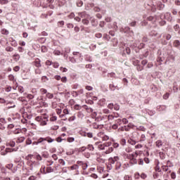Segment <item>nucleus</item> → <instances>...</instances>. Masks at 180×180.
<instances>
[{
	"instance_id": "obj_1",
	"label": "nucleus",
	"mask_w": 180,
	"mask_h": 180,
	"mask_svg": "<svg viewBox=\"0 0 180 180\" xmlns=\"http://www.w3.org/2000/svg\"><path fill=\"white\" fill-rule=\"evenodd\" d=\"M27 165L30 171H33L34 168L40 166V161L43 160V157L40 154L32 155L29 154L25 157Z\"/></svg>"
},
{
	"instance_id": "obj_2",
	"label": "nucleus",
	"mask_w": 180,
	"mask_h": 180,
	"mask_svg": "<svg viewBox=\"0 0 180 180\" xmlns=\"http://www.w3.org/2000/svg\"><path fill=\"white\" fill-rule=\"evenodd\" d=\"M143 154V151L141 150H136L131 154H124V158H127L129 160L130 164L132 165H135L136 164H139V165H144V160L142 158H139ZM139 158V159H137Z\"/></svg>"
},
{
	"instance_id": "obj_3",
	"label": "nucleus",
	"mask_w": 180,
	"mask_h": 180,
	"mask_svg": "<svg viewBox=\"0 0 180 180\" xmlns=\"http://www.w3.org/2000/svg\"><path fill=\"white\" fill-rule=\"evenodd\" d=\"M101 142H96L95 146H98V150H105V154H110L113 152V148L110 147L112 146V142H107L103 144H99Z\"/></svg>"
},
{
	"instance_id": "obj_4",
	"label": "nucleus",
	"mask_w": 180,
	"mask_h": 180,
	"mask_svg": "<svg viewBox=\"0 0 180 180\" xmlns=\"http://www.w3.org/2000/svg\"><path fill=\"white\" fill-rule=\"evenodd\" d=\"M30 105L32 106H36V105H39V106H47V103L43 102V97H38L35 100H31Z\"/></svg>"
},
{
	"instance_id": "obj_5",
	"label": "nucleus",
	"mask_w": 180,
	"mask_h": 180,
	"mask_svg": "<svg viewBox=\"0 0 180 180\" xmlns=\"http://www.w3.org/2000/svg\"><path fill=\"white\" fill-rule=\"evenodd\" d=\"M35 120L40 122V126H47L49 122V119L44 115L36 117Z\"/></svg>"
},
{
	"instance_id": "obj_6",
	"label": "nucleus",
	"mask_w": 180,
	"mask_h": 180,
	"mask_svg": "<svg viewBox=\"0 0 180 180\" xmlns=\"http://www.w3.org/2000/svg\"><path fill=\"white\" fill-rule=\"evenodd\" d=\"M38 141V144H44V141H47V143H53V141H56V139L50 137V136H46L45 138L40 137L38 139H37Z\"/></svg>"
},
{
	"instance_id": "obj_7",
	"label": "nucleus",
	"mask_w": 180,
	"mask_h": 180,
	"mask_svg": "<svg viewBox=\"0 0 180 180\" xmlns=\"http://www.w3.org/2000/svg\"><path fill=\"white\" fill-rule=\"evenodd\" d=\"M41 174H50L54 172V167L51 166H42L40 169Z\"/></svg>"
},
{
	"instance_id": "obj_8",
	"label": "nucleus",
	"mask_w": 180,
	"mask_h": 180,
	"mask_svg": "<svg viewBox=\"0 0 180 180\" xmlns=\"http://www.w3.org/2000/svg\"><path fill=\"white\" fill-rule=\"evenodd\" d=\"M171 167H173L172 162H171L169 160H167L166 165L162 164L161 169L162 171H164V172H167L169 171Z\"/></svg>"
},
{
	"instance_id": "obj_9",
	"label": "nucleus",
	"mask_w": 180,
	"mask_h": 180,
	"mask_svg": "<svg viewBox=\"0 0 180 180\" xmlns=\"http://www.w3.org/2000/svg\"><path fill=\"white\" fill-rule=\"evenodd\" d=\"M97 136L100 137L103 141H108V140H109V136L105 134L104 132H98Z\"/></svg>"
},
{
	"instance_id": "obj_10",
	"label": "nucleus",
	"mask_w": 180,
	"mask_h": 180,
	"mask_svg": "<svg viewBox=\"0 0 180 180\" xmlns=\"http://www.w3.org/2000/svg\"><path fill=\"white\" fill-rule=\"evenodd\" d=\"M120 160V158H119L118 156H115L114 158H109L108 161L110 162V164H116L117 162H118Z\"/></svg>"
},
{
	"instance_id": "obj_11",
	"label": "nucleus",
	"mask_w": 180,
	"mask_h": 180,
	"mask_svg": "<svg viewBox=\"0 0 180 180\" xmlns=\"http://www.w3.org/2000/svg\"><path fill=\"white\" fill-rule=\"evenodd\" d=\"M13 151H16V149L7 148L5 149V150H3L2 152H1V155H6V154H8V153H13Z\"/></svg>"
},
{
	"instance_id": "obj_12",
	"label": "nucleus",
	"mask_w": 180,
	"mask_h": 180,
	"mask_svg": "<svg viewBox=\"0 0 180 180\" xmlns=\"http://www.w3.org/2000/svg\"><path fill=\"white\" fill-rule=\"evenodd\" d=\"M91 127H93V129H96V130H102V129L103 128V124H96V122H94L91 124Z\"/></svg>"
},
{
	"instance_id": "obj_13",
	"label": "nucleus",
	"mask_w": 180,
	"mask_h": 180,
	"mask_svg": "<svg viewBox=\"0 0 180 180\" xmlns=\"http://www.w3.org/2000/svg\"><path fill=\"white\" fill-rule=\"evenodd\" d=\"M162 175V173H160L158 172H154L153 174V179H158V178H160V176H161Z\"/></svg>"
},
{
	"instance_id": "obj_14",
	"label": "nucleus",
	"mask_w": 180,
	"mask_h": 180,
	"mask_svg": "<svg viewBox=\"0 0 180 180\" xmlns=\"http://www.w3.org/2000/svg\"><path fill=\"white\" fill-rule=\"evenodd\" d=\"M157 8H158V9H159V11H162V9H164V8H165V5L162 3H161V1H158L157 2Z\"/></svg>"
},
{
	"instance_id": "obj_15",
	"label": "nucleus",
	"mask_w": 180,
	"mask_h": 180,
	"mask_svg": "<svg viewBox=\"0 0 180 180\" xmlns=\"http://www.w3.org/2000/svg\"><path fill=\"white\" fill-rule=\"evenodd\" d=\"M34 65L35 67H37V68H40V67H41V63L40 59L37 58L35 60V61L34 62Z\"/></svg>"
},
{
	"instance_id": "obj_16",
	"label": "nucleus",
	"mask_w": 180,
	"mask_h": 180,
	"mask_svg": "<svg viewBox=\"0 0 180 180\" xmlns=\"http://www.w3.org/2000/svg\"><path fill=\"white\" fill-rule=\"evenodd\" d=\"M26 140V138L25 136H20L17 139H15V142L18 143H23Z\"/></svg>"
},
{
	"instance_id": "obj_17",
	"label": "nucleus",
	"mask_w": 180,
	"mask_h": 180,
	"mask_svg": "<svg viewBox=\"0 0 180 180\" xmlns=\"http://www.w3.org/2000/svg\"><path fill=\"white\" fill-rule=\"evenodd\" d=\"M13 59L14 60V61H19V60H20V55H19V53H15L14 55H13Z\"/></svg>"
},
{
	"instance_id": "obj_18",
	"label": "nucleus",
	"mask_w": 180,
	"mask_h": 180,
	"mask_svg": "<svg viewBox=\"0 0 180 180\" xmlns=\"http://www.w3.org/2000/svg\"><path fill=\"white\" fill-rule=\"evenodd\" d=\"M124 129L125 131H130V129H133V126L131 125V124H129L128 125L124 126Z\"/></svg>"
},
{
	"instance_id": "obj_19",
	"label": "nucleus",
	"mask_w": 180,
	"mask_h": 180,
	"mask_svg": "<svg viewBox=\"0 0 180 180\" xmlns=\"http://www.w3.org/2000/svg\"><path fill=\"white\" fill-rule=\"evenodd\" d=\"M125 151L126 153H124V154H131L130 153H133V148L130 146H127L125 148Z\"/></svg>"
},
{
	"instance_id": "obj_20",
	"label": "nucleus",
	"mask_w": 180,
	"mask_h": 180,
	"mask_svg": "<svg viewBox=\"0 0 180 180\" xmlns=\"http://www.w3.org/2000/svg\"><path fill=\"white\" fill-rule=\"evenodd\" d=\"M33 6L39 8L41 6V3H39V0H34L33 1Z\"/></svg>"
},
{
	"instance_id": "obj_21",
	"label": "nucleus",
	"mask_w": 180,
	"mask_h": 180,
	"mask_svg": "<svg viewBox=\"0 0 180 180\" xmlns=\"http://www.w3.org/2000/svg\"><path fill=\"white\" fill-rule=\"evenodd\" d=\"M124 180H133V176L130 174H125L123 178Z\"/></svg>"
},
{
	"instance_id": "obj_22",
	"label": "nucleus",
	"mask_w": 180,
	"mask_h": 180,
	"mask_svg": "<svg viewBox=\"0 0 180 180\" xmlns=\"http://www.w3.org/2000/svg\"><path fill=\"white\" fill-rule=\"evenodd\" d=\"M86 148L87 150H89V151H94V150H95V148L94 147V145H92V144H89V145L86 147Z\"/></svg>"
},
{
	"instance_id": "obj_23",
	"label": "nucleus",
	"mask_w": 180,
	"mask_h": 180,
	"mask_svg": "<svg viewBox=\"0 0 180 180\" xmlns=\"http://www.w3.org/2000/svg\"><path fill=\"white\" fill-rule=\"evenodd\" d=\"M49 120L50 122H57V116L54 115H51Z\"/></svg>"
},
{
	"instance_id": "obj_24",
	"label": "nucleus",
	"mask_w": 180,
	"mask_h": 180,
	"mask_svg": "<svg viewBox=\"0 0 180 180\" xmlns=\"http://www.w3.org/2000/svg\"><path fill=\"white\" fill-rule=\"evenodd\" d=\"M127 143L131 144V146H136V143L137 142H136V141L133 140L132 139H128Z\"/></svg>"
},
{
	"instance_id": "obj_25",
	"label": "nucleus",
	"mask_w": 180,
	"mask_h": 180,
	"mask_svg": "<svg viewBox=\"0 0 180 180\" xmlns=\"http://www.w3.org/2000/svg\"><path fill=\"white\" fill-rule=\"evenodd\" d=\"M147 174L144 172L140 174V178H141V179L146 180L147 179Z\"/></svg>"
},
{
	"instance_id": "obj_26",
	"label": "nucleus",
	"mask_w": 180,
	"mask_h": 180,
	"mask_svg": "<svg viewBox=\"0 0 180 180\" xmlns=\"http://www.w3.org/2000/svg\"><path fill=\"white\" fill-rule=\"evenodd\" d=\"M156 144V146L158 147V148H160V147H162V141L161 140H158L155 143Z\"/></svg>"
},
{
	"instance_id": "obj_27",
	"label": "nucleus",
	"mask_w": 180,
	"mask_h": 180,
	"mask_svg": "<svg viewBox=\"0 0 180 180\" xmlns=\"http://www.w3.org/2000/svg\"><path fill=\"white\" fill-rule=\"evenodd\" d=\"M121 167L122 163L120 162H117V163H115V169H120Z\"/></svg>"
},
{
	"instance_id": "obj_28",
	"label": "nucleus",
	"mask_w": 180,
	"mask_h": 180,
	"mask_svg": "<svg viewBox=\"0 0 180 180\" xmlns=\"http://www.w3.org/2000/svg\"><path fill=\"white\" fill-rule=\"evenodd\" d=\"M84 136L89 137V139H92V137H94V134H92V132H87L84 134Z\"/></svg>"
},
{
	"instance_id": "obj_29",
	"label": "nucleus",
	"mask_w": 180,
	"mask_h": 180,
	"mask_svg": "<svg viewBox=\"0 0 180 180\" xmlns=\"http://www.w3.org/2000/svg\"><path fill=\"white\" fill-rule=\"evenodd\" d=\"M26 146H30V144H32V141L30 138H27L25 141Z\"/></svg>"
},
{
	"instance_id": "obj_30",
	"label": "nucleus",
	"mask_w": 180,
	"mask_h": 180,
	"mask_svg": "<svg viewBox=\"0 0 180 180\" xmlns=\"http://www.w3.org/2000/svg\"><path fill=\"white\" fill-rule=\"evenodd\" d=\"M60 119H62V120L63 122H66V120H68V118L65 117V114H61L59 115Z\"/></svg>"
},
{
	"instance_id": "obj_31",
	"label": "nucleus",
	"mask_w": 180,
	"mask_h": 180,
	"mask_svg": "<svg viewBox=\"0 0 180 180\" xmlns=\"http://www.w3.org/2000/svg\"><path fill=\"white\" fill-rule=\"evenodd\" d=\"M52 164H54V162L53 160H47L46 162V167H51Z\"/></svg>"
},
{
	"instance_id": "obj_32",
	"label": "nucleus",
	"mask_w": 180,
	"mask_h": 180,
	"mask_svg": "<svg viewBox=\"0 0 180 180\" xmlns=\"http://www.w3.org/2000/svg\"><path fill=\"white\" fill-rule=\"evenodd\" d=\"M75 151L74 149H70L68 152H66L67 155H72V154H75Z\"/></svg>"
},
{
	"instance_id": "obj_33",
	"label": "nucleus",
	"mask_w": 180,
	"mask_h": 180,
	"mask_svg": "<svg viewBox=\"0 0 180 180\" xmlns=\"http://www.w3.org/2000/svg\"><path fill=\"white\" fill-rule=\"evenodd\" d=\"M84 5V2L81 0H78L77 1V6H78L79 8H81V6H82Z\"/></svg>"
},
{
	"instance_id": "obj_34",
	"label": "nucleus",
	"mask_w": 180,
	"mask_h": 180,
	"mask_svg": "<svg viewBox=\"0 0 180 180\" xmlns=\"http://www.w3.org/2000/svg\"><path fill=\"white\" fill-rule=\"evenodd\" d=\"M68 143H74L75 141V139L74 137H68L67 139Z\"/></svg>"
},
{
	"instance_id": "obj_35",
	"label": "nucleus",
	"mask_w": 180,
	"mask_h": 180,
	"mask_svg": "<svg viewBox=\"0 0 180 180\" xmlns=\"http://www.w3.org/2000/svg\"><path fill=\"white\" fill-rule=\"evenodd\" d=\"M46 98H48V99H53V98H54V95L51 93H46Z\"/></svg>"
},
{
	"instance_id": "obj_36",
	"label": "nucleus",
	"mask_w": 180,
	"mask_h": 180,
	"mask_svg": "<svg viewBox=\"0 0 180 180\" xmlns=\"http://www.w3.org/2000/svg\"><path fill=\"white\" fill-rule=\"evenodd\" d=\"M79 16L80 18H86V12L84 11L82 13H79Z\"/></svg>"
},
{
	"instance_id": "obj_37",
	"label": "nucleus",
	"mask_w": 180,
	"mask_h": 180,
	"mask_svg": "<svg viewBox=\"0 0 180 180\" xmlns=\"http://www.w3.org/2000/svg\"><path fill=\"white\" fill-rule=\"evenodd\" d=\"M139 141L141 143L143 142V141H146V135L141 134V137H140V139H139Z\"/></svg>"
},
{
	"instance_id": "obj_38",
	"label": "nucleus",
	"mask_w": 180,
	"mask_h": 180,
	"mask_svg": "<svg viewBox=\"0 0 180 180\" xmlns=\"http://www.w3.org/2000/svg\"><path fill=\"white\" fill-rule=\"evenodd\" d=\"M74 108L75 110H81L82 109V107L78 104L75 105Z\"/></svg>"
},
{
	"instance_id": "obj_39",
	"label": "nucleus",
	"mask_w": 180,
	"mask_h": 180,
	"mask_svg": "<svg viewBox=\"0 0 180 180\" xmlns=\"http://www.w3.org/2000/svg\"><path fill=\"white\" fill-rule=\"evenodd\" d=\"M86 150V147L82 146L78 149L79 153H84Z\"/></svg>"
},
{
	"instance_id": "obj_40",
	"label": "nucleus",
	"mask_w": 180,
	"mask_h": 180,
	"mask_svg": "<svg viewBox=\"0 0 180 180\" xmlns=\"http://www.w3.org/2000/svg\"><path fill=\"white\" fill-rule=\"evenodd\" d=\"M120 144H121V146H126V139H122L120 141Z\"/></svg>"
},
{
	"instance_id": "obj_41",
	"label": "nucleus",
	"mask_w": 180,
	"mask_h": 180,
	"mask_svg": "<svg viewBox=\"0 0 180 180\" xmlns=\"http://www.w3.org/2000/svg\"><path fill=\"white\" fill-rule=\"evenodd\" d=\"M52 65L53 68H58V67H60V64L57 62L52 63Z\"/></svg>"
},
{
	"instance_id": "obj_42",
	"label": "nucleus",
	"mask_w": 180,
	"mask_h": 180,
	"mask_svg": "<svg viewBox=\"0 0 180 180\" xmlns=\"http://www.w3.org/2000/svg\"><path fill=\"white\" fill-rule=\"evenodd\" d=\"M158 33L156 32V31H151L150 33V35L152 36V37H155Z\"/></svg>"
},
{
	"instance_id": "obj_43",
	"label": "nucleus",
	"mask_w": 180,
	"mask_h": 180,
	"mask_svg": "<svg viewBox=\"0 0 180 180\" xmlns=\"http://www.w3.org/2000/svg\"><path fill=\"white\" fill-rule=\"evenodd\" d=\"M27 99H30V101H32V99L34 98V95H33V94H27Z\"/></svg>"
},
{
	"instance_id": "obj_44",
	"label": "nucleus",
	"mask_w": 180,
	"mask_h": 180,
	"mask_svg": "<svg viewBox=\"0 0 180 180\" xmlns=\"http://www.w3.org/2000/svg\"><path fill=\"white\" fill-rule=\"evenodd\" d=\"M75 119H77V117H75V115H73L68 118V122H74V120H75Z\"/></svg>"
},
{
	"instance_id": "obj_45",
	"label": "nucleus",
	"mask_w": 180,
	"mask_h": 180,
	"mask_svg": "<svg viewBox=\"0 0 180 180\" xmlns=\"http://www.w3.org/2000/svg\"><path fill=\"white\" fill-rule=\"evenodd\" d=\"M174 47H179V46H180V42H179V40L174 41Z\"/></svg>"
},
{
	"instance_id": "obj_46",
	"label": "nucleus",
	"mask_w": 180,
	"mask_h": 180,
	"mask_svg": "<svg viewBox=\"0 0 180 180\" xmlns=\"http://www.w3.org/2000/svg\"><path fill=\"white\" fill-rule=\"evenodd\" d=\"M1 34H9V31H8L6 29H3L1 30Z\"/></svg>"
},
{
	"instance_id": "obj_47",
	"label": "nucleus",
	"mask_w": 180,
	"mask_h": 180,
	"mask_svg": "<svg viewBox=\"0 0 180 180\" xmlns=\"http://www.w3.org/2000/svg\"><path fill=\"white\" fill-rule=\"evenodd\" d=\"M155 172H160L162 173L161 172V168L160 167V166L157 165L155 168Z\"/></svg>"
},
{
	"instance_id": "obj_48",
	"label": "nucleus",
	"mask_w": 180,
	"mask_h": 180,
	"mask_svg": "<svg viewBox=\"0 0 180 180\" xmlns=\"http://www.w3.org/2000/svg\"><path fill=\"white\" fill-rule=\"evenodd\" d=\"M8 2H9V1H8V0H1L0 1L1 5H6V4H8Z\"/></svg>"
},
{
	"instance_id": "obj_49",
	"label": "nucleus",
	"mask_w": 180,
	"mask_h": 180,
	"mask_svg": "<svg viewBox=\"0 0 180 180\" xmlns=\"http://www.w3.org/2000/svg\"><path fill=\"white\" fill-rule=\"evenodd\" d=\"M6 51H10V52H12L13 51V48L12 46H7L6 48Z\"/></svg>"
},
{
	"instance_id": "obj_50",
	"label": "nucleus",
	"mask_w": 180,
	"mask_h": 180,
	"mask_svg": "<svg viewBox=\"0 0 180 180\" xmlns=\"http://www.w3.org/2000/svg\"><path fill=\"white\" fill-rule=\"evenodd\" d=\"M84 163H85V162H82V161H79V160H78V161L77 162V165H78V167H82Z\"/></svg>"
},
{
	"instance_id": "obj_51",
	"label": "nucleus",
	"mask_w": 180,
	"mask_h": 180,
	"mask_svg": "<svg viewBox=\"0 0 180 180\" xmlns=\"http://www.w3.org/2000/svg\"><path fill=\"white\" fill-rule=\"evenodd\" d=\"M79 167L78 165H73L72 166L70 167V169H78Z\"/></svg>"
},
{
	"instance_id": "obj_52",
	"label": "nucleus",
	"mask_w": 180,
	"mask_h": 180,
	"mask_svg": "<svg viewBox=\"0 0 180 180\" xmlns=\"http://www.w3.org/2000/svg\"><path fill=\"white\" fill-rule=\"evenodd\" d=\"M134 178H135V179H140V173L136 172L134 174Z\"/></svg>"
},
{
	"instance_id": "obj_53",
	"label": "nucleus",
	"mask_w": 180,
	"mask_h": 180,
	"mask_svg": "<svg viewBox=\"0 0 180 180\" xmlns=\"http://www.w3.org/2000/svg\"><path fill=\"white\" fill-rule=\"evenodd\" d=\"M56 141H57V143H61V141H63V140H64V139H63L62 138H61V136H58V138H56Z\"/></svg>"
},
{
	"instance_id": "obj_54",
	"label": "nucleus",
	"mask_w": 180,
	"mask_h": 180,
	"mask_svg": "<svg viewBox=\"0 0 180 180\" xmlns=\"http://www.w3.org/2000/svg\"><path fill=\"white\" fill-rule=\"evenodd\" d=\"M15 141H12L8 143V145L10 146V147H15Z\"/></svg>"
},
{
	"instance_id": "obj_55",
	"label": "nucleus",
	"mask_w": 180,
	"mask_h": 180,
	"mask_svg": "<svg viewBox=\"0 0 180 180\" xmlns=\"http://www.w3.org/2000/svg\"><path fill=\"white\" fill-rule=\"evenodd\" d=\"M169 98V93H166L163 95V99L167 100Z\"/></svg>"
},
{
	"instance_id": "obj_56",
	"label": "nucleus",
	"mask_w": 180,
	"mask_h": 180,
	"mask_svg": "<svg viewBox=\"0 0 180 180\" xmlns=\"http://www.w3.org/2000/svg\"><path fill=\"white\" fill-rule=\"evenodd\" d=\"M83 25H89V20H86V19H83L82 20Z\"/></svg>"
},
{
	"instance_id": "obj_57",
	"label": "nucleus",
	"mask_w": 180,
	"mask_h": 180,
	"mask_svg": "<svg viewBox=\"0 0 180 180\" xmlns=\"http://www.w3.org/2000/svg\"><path fill=\"white\" fill-rule=\"evenodd\" d=\"M91 25L92 26H96L98 25V23L95 20V18L91 19Z\"/></svg>"
},
{
	"instance_id": "obj_58",
	"label": "nucleus",
	"mask_w": 180,
	"mask_h": 180,
	"mask_svg": "<svg viewBox=\"0 0 180 180\" xmlns=\"http://www.w3.org/2000/svg\"><path fill=\"white\" fill-rule=\"evenodd\" d=\"M8 79L9 81H15V76H13V75H10L8 76Z\"/></svg>"
},
{
	"instance_id": "obj_59",
	"label": "nucleus",
	"mask_w": 180,
	"mask_h": 180,
	"mask_svg": "<svg viewBox=\"0 0 180 180\" xmlns=\"http://www.w3.org/2000/svg\"><path fill=\"white\" fill-rule=\"evenodd\" d=\"M35 74H38V75L41 74V69H40L39 68L35 69Z\"/></svg>"
},
{
	"instance_id": "obj_60",
	"label": "nucleus",
	"mask_w": 180,
	"mask_h": 180,
	"mask_svg": "<svg viewBox=\"0 0 180 180\" xmlns=\"http://www.w3.org/2000/svg\"><path fill=\"white\" fill-rule=\"evenodd\" d=\"M56 112L57 115H58L60 116V115H62L61 113H62L63 110L60 108H58L56 110Z\"/></svg>"
},
{
	"instance_id": "obj_61",
	"label": "nucleus",
	"mask_w": 180,
	"mask_h": 180,
	"mask_svg": "<svg viewBox=\"0 0 180 180\" xmlns=\"http://www.w3.org/2000/svg\"><path fill=\"white\" fill-rule=\"evenodd\" d=\"M63 115H69V114H70V111H68V109L65 108V109L63 110Z\"/></svg>"
},
{
	"instance_id": "obj_62",
	"label": "nucleus",
	"mask_w": 180,
	"mask_h": 180,
	"mask_svg": "<svg viewBox=\"0 0 180 180\" xmlns=\"http://www.w3.org/2000/svg\"><path fill=\"white\" fill-rule=\"evenodd\" d=\"M113 119H115L113 114L109 115L108 116V120H113Z\"/></svg>"
},
{
	"instance_id": "obj_63",
	"label": "nucleus",
	"mask_w": 180,
	"mask_h": 180,
	"mask_svg": "<svg viewBox=\"0 0 180 180\" xmlns=\"http://www.w3.org/2000/svg\"><path fill=\"white\" fill-rule=\"evenodd\" d=\"M53 54H54V56H60L61 52L60 51H53Z\"/></svg>"
},
{
	"instance_id": "obj_64",
	"label": "nucleus",
	"mask_w": 180,
	"mask_h": 180,
	"mask_svg": "<svg viewBox=\"0 0 180 180\" xmlns=\"http://www.w3.org/2000/svg\"><path fill=\"white\" fill-rule=\"evenodd\" d=\"M42 157L44 158H49V153H42Z\"/></svg>"
}]
</instances>
